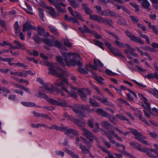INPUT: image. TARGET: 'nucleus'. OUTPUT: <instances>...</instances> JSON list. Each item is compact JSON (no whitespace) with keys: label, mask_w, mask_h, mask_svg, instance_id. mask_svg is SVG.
<instances>
[{"label":"nucleus","mask_w":158,"mask_h":158,"mask_svg":"<svg viewBox=\"0 0 158 158\" xmlns=\"http://www.w3.org/2000/svg\"><path fill=\"white\" fill-rule=\"evenodd\" d=\"M43 86L40 87V88H43L45 89V90L47 92H52L54 91L53 90V88L52 87L51 89H50L45 83V85H43Z\"/></svg>","instance_id":"42"},{"label":"nucleus","mask_w":158,"mask_h":158,"mask_svg":"<svg viewBox=\"0 0 158 158\" xmlns=\"http://www.w3.org/2000/svg\"><path fill=\"white\" fill-rule=\"evenodd\" d=\"M90 19L93 20H95L99 23H101L102 17L96 15H90Z\"/></svg>","instance_id":"29"},{"label":"nucleus","mask_w":158,"mask_h":158,"mask_svg":"<svg viewBox=\"0 0 158 158\" xmlns=\"http://www.w3.org/2000/svg\"><path fill=\"white\" fill-rule=\"evenodd\" d=\"M130 3L132 6L135 8L136 11H139V6L138 5L135 3H133L132 2H130Z\"/></svg>","instance_id":"60"},{"label":"nucleus","mask_w":158,"mask_h":158,"mask_svg":"<svg viewBox=\"0 0 158 158\" xmlns=\"http://www.w3.org/2000/svg\"><path fill=\"white\" fill-rule=\"evenodd\" d=\"M115 116L117 118L121 120H125L128 122H129L128 119L127 118H126L122 114H117Z\"/></svg>","instance_id":"34"},{"label":"nucleus","mask_w":158,"mask_h":158,"mask_svg":"<svg viewBox=\"0 0 158 158\" xmlns=\"http://www.w3.org/2000/svg\"><path fill=\"white\" fill-rule=\"evenodd\" d=\"M139 2L142 1L141 6L144 9H147V10L149 12L151 10L150 4L147 0H137Z\"/></svg>","instance_id":"15"},{"label":"nucleus","mask_w":158,"mask_h":158,"mask_svg":"<svg viewBox=\"0 0 158 158\" xmlns=\"http://www.w3.org/2000/svg\"><path fill=\"white\" fill-rule=\"evenodd\" d=\"M45 65L48 66L49 68L48 69L49 70L48 73L49 74H53L59 77L61 81L60 82L56 83L54 85V86L52 87L54 91L59 93L60 92V90L56 88L57 87L63 86L64 83H66L68 85L70 86V88L73 90H77L76 87L73 86L69 84L67 80L63 77L64 75H65L66 72L63 71L62 69L56 66V63H51L48 61H46Z\"/></svg>","instance_id":"2"},{"label":"nucleus","mask_w":158,"mask_h":158,"mask_svg":"<svg viewBox=\"0 0 158 158\" xmlns=\"http://www.w3.org/2000/svg\"><path fill=\"white\" fill-rule=\"evenodd\" d=\"M100 102L104 104L105 105L109 106H114L113 104L108 101L107 98L104 97H103V98H102Z\"/></svg>","instance_id":"23"},{"label":"nucleus","mask_w":158,"mask_h":158,"mask_svg":"<svg viewBox=\"0 0 158 158\" xmlns=\"http://www.w3.org/2000/svg\"><path fill=\"white\" fill-rule=\"evenodd\" d=\"M79 148L81 149L82 152L85 154L89 153L90 151L89 149L87 148L86 147L81 143L79 144Z\"/></svg>","instance_id":"27"},{"label":"nucleus","mask_w":158,"mask_h":158,"mask_svg":"<svg viewBox=\"0 0 158 158\" xmlns=\"http://www.w3.org/2000/svg\"><path fill=\"white\" fill-rule=\"evenodd\" d=\"M64 115L65 117H66L68 119H69L77 124L80 127V128L82 131L83 130L82 128H85L84 127V125L85 124V122L84 121H80L75 118H73V117L67 114V113H64Z\"/></svg>","instance_id":"6"},{"label":"nucleus","mask_w":158,"mask_h":158,"mask_svg":"<svg viewBox=\"0 0 158 158\" xmlns=\"http://www.w3.org/2000/svg\"><path fill=\"white\" fill-rule=\"evenodd\" d=\"M94 122V120L92 119H89L87 122V124L88 126L91 128H93L94 127L93 123Z\"/></svg>","instance_id":"56"},{"label":"nucleus","mask_w":158,"mask_h":158,"mask_svg":"<svg viewBox=\"0 0 158 158\" xmlns=\"http://www.w3.org/2000/svg\"><path fill=\"white\" fill-rule=\"evenodd\" d=\"M105 45L109 49L111 52L115 56H123L122 54L116 49L113 48L111 44L108 42L106 41L105 43Z\"/></svg>","instance_id":"9"},{"label":"nucleus","mask_w":158,"mask_h":158,"mask_svg":"<svg viewBox=\"0 0 158 158\" xmlns=\"http://www.w3.org/2000/svg\"><path fill=\"white\" fill-rule=\"evenodd\" d=\"M48 9L49 10L48 13L53 17H56L60 15L59 14H57L55 9L52 7H48Z\"/></svg>","instance_id":"22"},{"label":"nucleus","mask_w":158,"mask_h":158,"mask_svg":"<svg viewBox=\"0 0 158 158\" xmlns=\"http://www.w3.org/2000/svg\"><path fill=\"white\" fill-rule=\"evenodd\" d=\"M94 44L97 46H98L101 48H102L103 50H104V48L102 46V45L103 44L99 41L94 40Z\"/></svg>","instance_id":"43"},{"label":"nucleus","mask_w":158,"mask_h":158,"mask_svg":"<svg viewBox=\"0 0 158 158\" xmlns=\"http://www.w3.org/2000/svg\"><path fill=\"white\" fill-rule=\"evenodd\" d=\"M106 23L109 25H111L112 23V21L111 20L109 19H104L102 18L101 23Z\"/></svg>","instance_id":"50"},{"label":"nucleus","mask_w":158,"mask_h":158,"mask_svg":"<svg viewBox=\"0 0 158 158\" xmlns=\"http://www.w3.org/2000/svg\"><path fill=\"white\" fill-rule=\"evenodd\" d=\"M102 15L105 16H114L116 18H118L119 17V15L117 13L111 11L109 10H105L104 11L103 14H102Z\"/></svg>","instance_id":"17"},{"label":"nucleus","mask_w":158,"mask_h":158,"mask_svg":"<svg viewBox=\"0 0 158 158\" xmlns=\"http://www.w3.org/2000/svg\"><path fill=\"white\" fill-rule=\"evenodd\" d=\"M37 31L39 35H43L45 31V30L43 27L39 26L37 27Z\"/></svg>","instance_id":"39"},{"label":"nucleus","mask_w":158,"mask_h":158,"mask_svg":"<svg viewBox=\"0 0 158 158\" xmlns=\"http://www.w3.org/2000/svg\"><path fill=\"white\" fill-rule=\"evenodd\" d=\"M39 12V16L42 20L43 21H44V13L43 9L39 8L38 9Z\"/></svg>","instance_id":"45"},{"label":"nucleus","mask_w":158,"mask_h":158,"mask_svg":"<svg viewBox=\"0 0 158 158\" xmlns=\"http://www.w3.org/2000/svg\"><path fill=\"white\" fill-rule=\"evenodd\" d=\"M101 124L103 127L108 129L112 126L111 124L108 121H104L101 122Z\"/></svg>","instance_id":"25"},{"label":"nucleus","mask_w":158,"mask_h":158,"mask_svg":"<svg viewBox=\"0 0 158 158\" xmlns=\"http://www.w3.org/2000/svg\"><path fill=\"white\" fill-rule=\"evenodd\" d=\"M89 68H90L94 70H97L98 69L97 68L96 66L93 65L91 64L87 65L85 68L86 70L89 71Z\"/></svg>","instance_id":"53"},{"label":"nucleus","mask_w":158,"mask_h":158,"mask_svg":"<svg viewBox=\"0 0 158 158\" xmlns=\"http://www.w3.org/2000/svg\"><path fill=\"white\" fill-rule=\"evenodd\" d=\"M49 28L50 31L56 35H58L59 33L58 30L55 27H52L49 26Z\"/></svg>","instance_id":"47"},{"label":"nucleus","mask_w":158,"mask_h":158,"mask_svg":"<svg viewBox=\"0 0 158 158\" xmlns=\"http://www.w3.org/2000/svg\"><path fill=\"white\" fill-rule=\"evenodd\" d=\"M139 34L140 37H142L143 38L145 39V41L148 44H150V42L149 39L147 35H143L141 33H139Z\"/></svg>","instance_id":"40"},{"label":"nucleus","mask_w":158,"mask_h":158,"mask_svg":"<svg viewBox=\"0 0 158 158\" xmlns=\"http://www.w3.org/2000/svg\"><path fill=\"white\" fill-rule=\"evenodd\" d=\"M114 43L118 47L123 48L127 47L126 46V44H124L122 42L118 41H115Z\"/></svg>","instance_id":"44"},{"label":"nucleus","mask_w":158,"mask_h":158,"mask_svg":"<svg viewBox=\"0 0 158 158\" xmlns=\"http://www.w3.org/2000/svg\"><path fill=\"white\" fill-rule=\"evenodd\" d=\"M15 75L19 77L23 76L24 77H26V75L25 74H24V71L23 72L19 71L16 72Z\"/></svg>","instance_id":"57"},{"label":"nucleus","mask_w":158,"mask_h":158,"mask_svg":"<svg viewBox=\"0 0 158 158\" xmlns=\"http://www.w3.org/2000/svg\"><path fill=\"white\" fill-rule=\"evenodd\" d=\"M39 94L38 97H39L43 98L46 99L48 102L53 105L60 106L62 107L68 106V104L65 101H63L62 102H60L52 98H49L46 94L44 93L39 92Z\"/></svg>","instance_id":"4"},{"label":"nucleus","mask_w":158,"mask_h":158,"mask_svg":"<svg viewBox=\"0 0 158 158\" xmlns=\"http://www.w3.org/2000/svg\"><path fill=\"white\" fill-rule=\"evenodd\" d=\"M42 40L49 46H54L56 47H57V46L56 45L58 44L57 43L59 41L58 40L54 41L53 40L48 38L43 39H42Z\"/></svg>","instance_id":"13"},{"label":"nucleus","mask_w":158,"mask_h":158,"mask_svg":"<svg viewBox=\"0 0 158 158\" xmlns=\"http://www.w3.org/2000/svg\"><path fill=\"white\" fill-rule=\"evenodd\" d=\"M155 154L158 157V152L153 149L150 148L149 149L146 154L147 156L151 158H157Z\"/></svg>","instance_id":"14"},{"label":"nucleus","mask_w":158,"mask_h":158,"mask_svg":"<svg viewBox=\"0 0 158 158\" xmlns=\"http://www.w3.org/2000/svg\"><path fill=\"white\" fill-rule=\"evenodd\" d=\"M89 103L94 107H97L100 106V104L91 98H89Z\"/></svg>","instance_id":"28"},{"label":"nucleus","mask_w":158,"mask_h":158,"mask_svg":"<svg viewBox=\"0 0 158 158\" xmlns=\"http://www.w3.org/2000/svg\"><path fill=\"white\" fill-rule=\"evenodd\" d=\"M94 64L97 66H100L101 67H103L104 66L103 63L98 60L94 59Z\"/></svg>","instance_id":"52"},{"label":"nucleus","mask_w":158,"mask_h":158,"mask_svg":"<svg viewBox=\"0 0 158 158\" xmlns=\"http://www.w3.org/2000/svg\"><path fill=\"white\" fill-rule=\"evenodd\" d=\"M90 72L94 75V78L96 81L101 85L104 84L103 79L101 77L98 76L95 73L91 71Z\"/></svg>","instance_id":"24"},{"label":"nucleus","mask_w":158,"mask_h":158,"mask_svg":"<svg viewBox=\"0 0 158 158\" xmlns=\"http://www.w3.org/2000/svg\"><path fill=\"white\" fill-rule=\"evenodd\" d=\"M25 4L27 7V9H25L26 11L30 15H32L33 13L32 12V9L31 7L27 3L25 2Z\"/></svg>","instance_id":"36"},{"label":"nucleus","mask_w":158,"mask_h":158,"mask_svg":"<svg viewBox=\"0 0 158 158\" xmlns=\"http://www.w3.org/2000/svg\"><path fill=\"white\" fill-rule=\"evenodd\" d=\"M138 96L141 100L143 102V103L142 104L143 106L146 108L148 109L149 110H150L151 109L150 104L148 102V100L147 98L141 94H138Z\"/></svg>","instance_id":"11"},{"label":"nucleus","mask_w":158,"mask_h":158,"mask_svg":"<svg viewBox=\"0 0 158 158\" xmlns=\"http://www.w3.org/2000/svg\"><path fill=\"white\" fill-rule=\"evenodd\" d=\"M131 132L135 136V138L144 144L149 145L147 142L143 139L141 134L137 130L129 128Z\"/></svg>","instance_id":"5"},{"label":"nucleus","mask_w":158,"mask_h":158,"mask_svg":"<svg viewBox=\"0 0 158 158\" xmlns=\"http://www.w3.org/2000/svg\"><path fill=\"white\" fill-rule=\"evenodd\" d=\"M83 131V135L84 136L88 139L89 141L92 142L93 140H96L98 141V139L97 137L95 136L93 134L86 128H82Z\"/></svg>","instance_id":"7"},{"label":"nucleus","mask_w":158,"mask_h":158,"mask_svg":"<svg viewBox=\"0 0 158 158\" xmlns=\"http://www.w3.org/2000/svg\"><path fill=\"white\" fill-rule=\"evenodd\" d=\"M77 89L76 90H77L78 94L79 96L82 98L83 100L86 101L87 96L84 92V89H77Z\"/></svg>","instance_id":"20"},{"label":"nucleus","mask_w":158,"mask_h":158,"mask_svg":"<svg viewBox=\"0 0 158 158\" xmlns=\"http://www.w3.org/2000/svg\"><path fill=\"white\" fill-rule=\"evenodd\" d=\"M62 89L67 93L69 96L77 99L78 95L76 92L72 91V92H70L65 87H62Z\"/></svg>","instance_id":"19"},{"label":"nucleus","mask_w":158,"mask_h":158,"mask_svg":"<svg viewBox=\"0 0 158 158\" xmlns=\"http://www.w3.org/2000/svg\"><path fill=\"white\" fill-rule=\"evenodd\" d=\"M101 132L103 135H106L109 139L111 138V134L110 133L107 132L104 130H101Z\"/></svg>","instance_id":"46"},{"label":"nucleus","mask_w":158,"mask_h":158,"mask_svg":"<svg viewBox=\"0 0 158 158\" xmlns=\"http://www.w3.org/2000/svg\"><path fill=\"white\" fill-rule=\"evenodd\" d=\"M31 30H35L36 27L31 25L29 22H26L23 25L22 31L24 32L26 31H27Z\"/></svg>","instance_id":"16"},{"label":"nucleus","mask_w":158,"mask_h":158,"mask_svg":"<svg viewBox=\"0 0 158 158\" xmlns=\"http://www.w3.org/2000/svg\"><path fill=\"white\" fill-rule=\"evenodd\" d=\"M21 103L25 106L27 107H34L36 106L35 103L29 102H22Z\"/></svg>","instance_id":"37"},{"label":"nucleus","mask_w":158,"mask_h":158,"mask_svg":"<svg viewBox=\"0 0 158 158\" xmlns=\"http://www.w3.org/2000/svg\"><path fill=\"white\" fill-rule=\"evenodd\" d=\"M8 99L10 100L15 101L16 99V96L12 94L10 95L8 97Z\"/></svg>","instance_id":"64"},{"label":"nucleus","mask_w":158,"mask_h":158,"mask_svg":"<svg viewBox=\"0 0 158 158\" xmlns=\"http://www.w3.org/2000/svg\"><path fill=\"white\" fill-rule=\"evenodd\" d=\"M92 87L93 88L95 89V90L97 91L98 94H99L100 95H101L102 96L103 95V94L101 92V91H100V90L98 89L97 86H96L95 85H92Z\"/></svg>","instance_id":"59"},{"label":"nucleus","mask_w":158,"mask_h":158,"mask_svg":"<svg viewBox=\"0 0 158 158\" xmlns=\"http://www.w3.org/2000/svg\"><path fill=\"white\" fill-rule=\"evenodd\" d=\"M99 147L103 152L108 154V158H115L108 150L100 146H99Z\"/></svg>","instance_id":"33"},{"label":"nucleus","mask_w":158,"mask_h":158,"mask_svg":"<svg viewBox=\"0 0 158 158\" xmlns=\"http://www.w3.org/2000/svg\"><path fill=\"white\" fill-rule=\"evenodd\" d=\"M63 131L65 132V134L66 135L71 137L78 135V133L76 131L72 129H68L66 127H64Z\"/></svg>","instance_id":"10"},{"label":"nucleus","mask_w":158,"mask_h":158,"mask_svg":"<svg viewBox=\"0 0 158 158\" xmlns=\"http://www.w3.org/2000/svg\"><path fill=\"white\" fill-rule=\"evenodd\" d=\"M15 65L18 66L20 67H22L24 69H27V65H25L24 63H22L20 62L15 63Z\"/></svg>","instance_id":"61"},{"label":"nucleus","mask_w":158,"mask_h":158,"mask_svg":"<svg viewBox=\"0 0 158 158\" xmlns=\"http://www.w3.org/2000/svg\"><path fill=\"white\" fill-rule=\"evenodd\" d=\"M83 29L84 31L85 32H88L90 34H95V37L96 39H99L101 37L100 35H98L94 31H92L90 30L86 25H84L83 27Z\"/></svg>","instance_id":"18"},{"label":"nucleus","mask_w":158,"mask_h":158,"mask_svg":"<svg viewBox=\"0 0 158 158\" xmlns=\"http://www.w3.org/2000/svg\"><path fill=\"white\" fill-rule=\"evenodd\" d=\"M149 27L152 30L155 34L158 35V30L155 26L152 25L151 23H149Z\"/></svg>","instance_id":"38"},{"label":"nucleus","mask_w":158,"mask_h":158,"mask_svg":"<svg viewBox=\"0 0 158 158\" xmlns=\"http://www.w3.org/2000/svg\"><path fill=\"white\" fill-rule=\"evenodd\" d=\"M71 15L73 16L77 17L80 20L82 21H84L81 15L79 13L76 11H74Z\"/></svg>","instance_id":"32"},{"label":"nucleus","mask_w":158,"mask_h":158,"mask_svg":"<svg viewBox=\"0 0 158 158\" xmlns=\"http://www.w3.org/2000/svg\"><path fill=\"white\" fill-rule=\"evenodd\" d=\"M140 48L143 49L144 50H147L148 51H150L151 52H154V50L152 48L149 47L148 46H145L143 47L141 46L140 47Z\"/></svg>","instance_id":"58"},{"label":"nucleus","mask_w":158,"mask_h":158,"mask_svg":"<svg viewBox=\"0 0 158 158\" xmlns=\"http://www.w3.org/2000/svg\"><path fill=\"white\" fill-rule=\"evenodd\" d=\"M89 106L81 104H75L73 107V111L77 114L80 118L86 117V115L83 111L85 110H89Z\"/></svg>","instance_id":"3"},{"label":"nucleus","mask_w":158,"mask_h":158,"mask_svg":"<svg viewBox=\"0 0 158 158\" xmlns=\"http://www.w3.org/2000/svg\"><path fill=\"white\" fill-rule=\"evenodd\" d=\"M129 18L134 23H137L139 21L138 19L135 16L131 15L129 16Z\"/></svg>","instance_id":"55"},{"label":"nucleus","mask_w":158,"mask_h":158,"mask_svg":"<svg viewBox=\"0 0 158 158\" xmlns=\"http://www.w3.org/2000/svg\"><path fill=\"white\" fill-rule=\"evenodd\" d=\"M14 58H3L1 57H0V60L1 61L4 62H7L10 61H12L14 60Z\"/></svg>","instance_id":"54"},{"label":"nucleus","mask_w":158,"mask_h":158,"mask_svg":"<svg viewBox=\"0 0 158 158\" xmlns=\"http://www.w3.org/2000/svg\"><path fill=\"white\" fill-rule=\"evenodd\" d=\"M65 152L67 153L68 154L70 155L73 158H79L78 156L77 155H75L73 152L71 151L68 149H65L64 150Z\"/></svg>","instance_id":"41"},{"label":"nucleus","mask_w":158,"mask_h":158,"mask_svg":"<svg viewBox=\"0 0 158 158\" xmlns=\"http://www.w3.org/2000/svg\"><path fill=\"white\" fill-rule=\"evenodd\" d=\"M68 2L71 5L73 8L76 9L78 8L79 5L75 0H68Z\"/></svg>","instance_id":"31"},{"label":"nucleus","mask_w":158,"mask_h":158,"mask_svg":"<svg viewBox=\"0 0 158 158\" xmlns=\"http://www.w3.org/2000/svg\"><path fill=\"white\" fill-rule=\"evenodd\" d=\"M14 28L16 33H18L20 31V29L17 21L15 22L14 24Z\"/></svg>","instance_id":"49"},{"label":"nucleus","mask_w":158,"mask_h":158,"mask_svg":"<svg viewBox=\"0 0 158 158\" xmlns=\"http://www.w3.org/2000/svg\"><path fill=\"white\" fill-rule=\"evenodd\" d=\"M57 47L60 49L61 54L64 58V61L62 57L60 56H56V59L57 62L61 65L64 66V62L69 66L71 65L75 66L76 65L81 66L82 63L80 61L81 57L78 54L72 52H66L62 51L61 50L67 51V49L60 42H58Z\"/></svg>","instance_id":"1"},{"label":"nucleus","mask_w":158,"mask_h":158,"mask_svg":"<svg viewBox=\"0 0 158 158\" xmlns=\"http://www.w3.org/2000/svg\"><path fill=\"white\" fill-rule=\"evenodd\" d=\"M95 7L97 10V13L99 15H102L104 11L102 10L101 7L100 6H96Z\"/></svg>","instance_id":"51"},{"label":"nucleus","mask_w":158,"mask_h":158,"mask_svg":"<svg viewBox=\"0 0 158 158\" xmlns=\"http://www.w3.org/2000/svg\"><path fill=\"white\" fill-rule=\"evenodd\" d=\"M52 3L53 5L55 6L58 12L63 13L65 12L66 10L62 8L60 6H61L64 7L66 6V5L65 4L62 2L58 3L55 2H52Z\"/></svg>","instance_id":"12"},{"label":"nucleus","mask_w":158,"mask_h":158,"mask_svg":"<svg viewBox=\"0 0 158 158\" xmlns=\"http://www.w3.org/2000/svg\"><path fill=\"white\" fill-rule=\"evenodd\" d=\"M14 43L16 45L15 47V48H17V49L20 48L23 49V50H25L26 49L24 45L21 44L18 41L15 40L14 41Z\"/></svg>","instance_id":"26"},{"label":"nucleus","mask_w":158,"mask_h":158,"mask_svg":"<svg viewBox=\"0 0 158 158\" xmlns=\"http://www.w3.org/2000/svg\"><path fill=\"white\" fill-rule=\"evenodd\" d=\"M129 143L131 147L135 149H137V150H138V148L140 146V145H139L138 143L133 142L130 143Z\"/></svg>","instance_id":"48"},{"label":"nucleus","mask_w":158,"mask_h":158,"mask_svg":"<svg viewBox=\"0 0 158 158\" xmlns=\"http://www.w3.org/2000/svg\"><path fill=\"white\" fill-rule=\"evenodd\" d=\"M135 115L137 117H138L139 119L142 122L145 123L146 124L148 125V123L145 120V119L142 117V113L141 112H139V113H135Z\"/></svg>","instance_id":"35"},{"label":"nucleus","mask_w":158,"mask_h":158,"mask_svg":"<svg viewBox=\"0 0 158 158\" xmlns=\"http://www.w3.org/2000/svg\"><path fill=\"white\" fill-rule=\"evenodd\" d=\"M116 116H112L109 118V120L110 122L115 125H116V123L114 121L116 119Z\"/></svg>","instance_id":"62"},{"label":"nucleus","mask_w":158,"mask_h":158,"mask_svg":"<svg viewBox=\"0 0 158 158\" xmlns=\"http://www.w3.org/2000/svg\"><path fill=\"white\" fill-rule=\"evenodd\" d=\"M126 46L127 47H128L129 50L130 51V53L131 55L135 57L138 56L136 52H134L135 51V49L134 48H132L128 44H126Z\"/></svg>","instance_id":"30"},{"label":"nucleus","mask_w":158,"mask_h":158,"mask_svg":"<svg viewBox=\"0 0 158 158\" xmlns=\"http://www.w3.org/2000/svg\"><path fill=\"white\" fill-rule=\"evenodd\" d=\"M125 33L132 40L135 42L139 43L141 44H144V42L139 37L135 36L130 31H126Z\"/></svg>","instance_id":"8"},{"label":"nucleus","mask_w":158,"mask_h":158,"mask_svg":"<svg viewBox=\"0 0 158 158\" xmlns=\"http://www.w3.org/2000/svg\"><path fill=\"white\" fill-rule=\"evenodd\" d=\"M149 148H141L140 146L138 148V150L142 152H146L147 153Z\"/></svg>","instance_id":"63"},{"label":"nucleus","mask_w":158,"mask_h":158,"mask_svg":"<svg viewBox=\"0 0 158 158\" xmlns=\"http://www.w3.org/2000/svg\"><path fill=\"white\" fill-rule=\"evenodd\" d=\"M96 111L98 114L104 117H108L109 115L106 111L101 108L98 109Z\"/></svg>","instance_id":"21"}]
</instances>
